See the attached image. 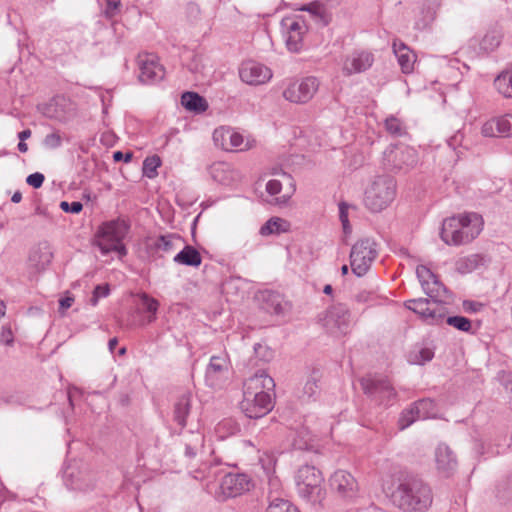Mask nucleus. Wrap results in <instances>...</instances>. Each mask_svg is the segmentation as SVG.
<instances>
[{"label": "nucleus", "mask_w": 512, "mask_h": 512, "mask_svg": "<svg viewBox=\"0 0 512 512\" xmlns=\"http://www.w3.org/2000/svg\"><path fill=\"white\" fill-rule=\"evenodd\" d=\"M482 216L475 212L462 213L443 220L440 238L449 246L466 245L483 230Z\"/></svg>", "instance_id": "nucleus-1"}, {"label": "nucleus", "mask_w": 512, "mask_h": 512, "mask_svg": "<svg viewBox=\"0 0 512 512\" xmlns=\"http://www.w3.org/2000/svg\"><path fill=\"white\" fill-rule=\"evenodd\" d=\"M392 502L404 512H426L432 504L431 488L417 477H408L391 494Z\"/></svg>", "instance_id": "nucleus-2"}, {"label": "nucleus", "mask_w": 512, "mask_h": 512, "mask_svg": "<svg viewBox=\"0 0 512 512\" xmlns=\"http://www.w3.org/2000/svg\"><path fill=\"white\" fill-rule=\"evenodd\" d=\"M130 225L124 219H114L101 223L95 231L91 243L102 255L116 253L119 259L128 254L124 239L128 235Z\"/></svg>", "instance_id": "nucleus-3"}, {"label": "nucleus", "mask_w": 512, "mask_h": 512, "mask_svg": "<svg viewBox=\"0 0 512 512\" xmlns=\"http://www.w3.org/2000/svg\"><path fill=\"white\" fill-rule=\"evenodd\" d=\"M396 197V181L388 175L375 177L367 186L364 204L368 210L378 213L386 209Z\"/></svg>", "instance_id": "nucleus-4"}, {"label": "nucleus", "mask_w": 512, "mask_h": 512, "mask_svg": "<svg viewBox=\"0 0 512 512\" xmlns=\"http://www.w3.org/2000/svg\"><path fill=\"white\" fill-rule=\"evenodd\" d=\"M324 478L314 466L304 465L299 468L296 485L299 496L311 504H320L325 498Z\"/></svg>", "instance_id": "nucleus-5"}, {"label": "nucleus", "mask_w": 512, "mask_h": 512, "mask_svg": "<svg viewBox=\"0 0 512 512\" xmlns=\"http://www.w3.org/2000/svg\"><path fill=\"white\" fill-rule=\"evenodd\" d=\"M418 163L417 151L404 144L388 146L383 152V167L391 172L407 173Z\"/></svg>", "instance_id": "nucleus-6"}, {"label": "nucleus", "mask_w": 512, "mask_h": 512, "mask_svg": "<svg viewBox=\"0 0 512 512\" xmlns=\"http://www.w3.org/2000/svg\"><path fill=\"white\" fill-rule=\"evenodd\" d=\"M361 387L372 401L381 406H391L395 403L397 393L387 377L367 375L360 380Z\"/></svg>", "instance_id": "nucleus-7"}, {"label": "nucleus", "mask_w": 512, "mask_h": 512, "mask_svg": "<svg viewBox=\"0 0 512 512\" xmlns=\"http://www.w3.org/2000/svg\"><path fill=\"white\" fill-rule=\"evenodd\" d=\"M378 254L377 244L371 238L358 240L351 248L350 266L357 277L364 276Z\"/></svg>", "instance_id": "nucleus-8"}, {"label": "nucleus", "mask_w": 512, "mask_h": 512, "mask_svg": "<svg viewBox=\"0 0 512 512\" xmlns=\"http://www.w3.org/2000/svg\"><path fill=\"white\" fill-rule=\"evenodd\" d=\"M319 87L320 81L315 76L289 79L283 90V97L291 103L306 104L315 96Z\"/></svg>", "instance_id": "nucleus-9"}, {"label": "nucleus", "mask_w": 512, "mask_h": 512, "mask_svg": "<svg viewBox=\"0 0 512 512\" xmlns=\"http://www.w3.org/2000/svg\"><path fill=\"white\" fill-rule=\"evenodd\" d=\"M445 301L446 296H443L442 300L418 298L408 300L405 305L409 310L418 314L426 323L438 325L446 317V307L442 304Z\"/></svg>", "instance_id": "nucleus-10"}, {"label": "nucleus", "mask_w": 512, "mask_h": 512, "mask_svg": "<svg viewBox=\"0 0 512 512\" xmlns=\"http://www.w3.org/2000/svg\"><path fill=\"white\" fill-rule=\"evenodd\" d=\"M319 322L331 335H346L350 329V312L343 304L333 305L319 316Z\"/></svg>", "instance_id": "nucleus-11"}, {"label": "nucleus", "mask_w": 512, "mask_h": 512, "mask_svg": "<svg viewBox=\"0 0 512 512\" xmlns=\"http://www.w3.org/2000/svg\"><path fill=\"white\" fill-rule=\"evenodd\" d=\"M281 31L287 49L291 52H300L304 45V36L308 31L305 19L298 15L285 17L281 21Z\"/></svg>", "instance_id": "nucleus-12"}, {"label": "nucleus", "mask_w": 512, "mask_h": 512, "mask_svg": "<svg viewBox=\"0 0 512 512\" xmlns=\"http://www.w3.org/2000/svg\"><path fill=\"white\" fill-rule=\"evenodd\" d=\"M438 412L437 404L432 399L418 400L402 411L398 420L399 428L404 430L415 421L436 418Z\"/></svg>", "instance_id": "nucleus-13"}, {"label": "nucleus", "mask_w": 512, "mask_h": 512, "mask_svg": "<svg viewBox=\"0 0 512 512\" xmlns=\"http://www.w3.org/2000/svg\"><path fill=\"white\" fill-rule=\"evenodd\" d=\"M280 176L282 180L272 179L267 182L266 192L270 196H276L269 201L270 204L285 207L289 204L292 196L296 192V182L294 178L286 172H281Z\"/></svg>", "instance_id": "nucleus-14"}, {"label": "nucleus", "mask_w": 512, "mask_h": 512, "mask_svg": "<svg viewBox=\"0 0 512 512\" xmlns=\"http://www.w3.org/2000/svg\"><path fill=\"white\" fill-rule=\"evenodd\" d=\"M375 61L374 54L366 49H355L346 54L341 61L344 76H352L369 70Z\"/></svg>", "instance_id": "nucleus-15"}, {"label": "nucleus", "mask_w": 512, "mask_h": 512, "mask_svg": "<svg viewBox=\"0 0 512 512\" xmlns=\"http://www.w3.org/2000/svg\"><path fill=\"white\" fill-rule=\"evenodd\" d=\"M213 141L217 147L228 152L243 151L250 147L244 136L229 126H220L215 129Z\"/></svg>", "instance_id": "nucleus-16"}, {"label": "nucleus", "mask_w": 512, "mask_h": 512, "mask_svg": "<svg viewBox=\"0 0 512 512\" xmlns=\"http://www.w3.org/2000/svg\"><path fill=\"white\" fill-rule=\"evenodd\" d=\"M139 68V80L142 83H154L162 80L165 70L160 64L158 57L153 53L143 52L137 57Z\"/></svg>", "instance_id": "nucleus-17"}, {"label": "nucleus", "mask_w": 512, "mask_h": 512, "mask_svg": "<svg viewBox=\"0 0 512 512\" xmlns=\"http://www.w3.org/2000/svg\"><path fill=\"white\" fill-rule=\"evenodd\" d=\"M258 419L268 414L275 406V382L265 371L258 370Z\"/></svg>", "instance_id": "nucleus-18"}, {"label": "nucleus", "mask_w": 512, "mask_h": 512, "mask_svg": "<svg viewBox=\"0 0 512 512\" xmlns=\"http://www.w3.org/2000/svg\"><path fill=\"white\" fill-rule=\"evenodd\" d=\"M329 482L331 489L343 499H353L358 494V483L355 477L346 470L335 471Z\"/></svg>", "instance_id": "nucleus-19"}, {"label": "nucleus", "mask_w": 512, "mask_h": 512, "mask_svg": "<svg viewBox=\"0 0 512 512\" xmlns=\"http://www.w3.org/2000/svg\"><path fill=\"white\" fill-rule=\"evenodd\" d=\"M417 278L423 291L431 299L442 300L448 293L447 288L439 281L438 277L426 266L419 265L416 268Z\"/></svg>", "instance_id": "nucleus-20"}, {"label": "nucleus", "mask_w": 512, "mask_h": 512, "mask_svg": "<svg viewBox=\"0 0 512 512\" xmlns=\"http://www.w3.org/2000/svg\"><path fill=\"white\" fill-rule=\"evenodd\" d=\"M258 301L261 302L258 310L269 314L284 315L290 309V304L275 291H258Z\"/></svg>", "instance_id": "nucleus-21"}, {"label": "nucleus", "mask_w": 512, "mask_h": 512, "mask_svg": "<svg viewBox=\"0 0 512 512\" xmlns=\"http://www.w3.org/2000/svg\"><path fill=\"white\" fill-rule=\"evenodd\" d=\"M251 485V481L246 475L230 473L223 477L220 491L226 498L236 497L248 491Z\"/></svg>", "instance_id": "nucleus-22"}, {"label": "nucleus", "mask_w": 512, "mask_h": 512, "mask_svg": "<svg viewBox=\"0 0 512 512\" xmlns=\"http://www.w3.org/2000/svg\"><path fill=\"white\" fill-rule=\"evenodd\" d=\"M76 112L75 104L63 96L54 97L47 106V115L59 121H66Z\"/></svg>", "instance_id": "nucleus-23"}, {"label": "nucleus", "mask_w": 512, "mask_h": 512, "mask_svg": "<svg viewBox=\"0 0 512 512\" xmlns=\"http://www.w3.org/2000/svg\"><path fill=\"white\" fill-rule=\"evenodd\" d=\"M306 426L301 431L297 432V438L294 439L293 446L296 449L304 450L309 449L314 441V438L322 435H328L331 432V427L322 428L318 426H309L311 420L306 419Z\"/></svg>", "instance_id": "nucleus-24"}, {"label": "nucleus", "mask_w": 512, "mask_h": 512, "mask_svg": "<svg viewBox=\"0 0 512 512\" xmlns=\"http://www.w3.org/2000/svg\"><path fill=\"white\" fill-rule=\"evenodd\" d=\"M435 462L437 470L445 476H449L457 467L456 456L446 444H439L437 446Z\"/></svg>", "instance_id": "nucleus-25"}, {"label": "nucleus", "mask_w": 512, "mask_h": 512, "mask_svg": "<svg viewBox=\"0 0 512 512\" xmlns=\"http://www.w3.org/2000/svg\"><path fill=\"white\" fill-rule=\"evenodd\" d=\"M439 4L435 0H425L419 4L415 19V28L426 29L435 19Z\"/></svg>", "instance_id": "nucleus-26"}, {"label": "nucleus", "mask_w": 512, "mask_h": 512, "mask_svg": "<svg viewBox=\"0 0 512 512\" xmlns=\"http://www.w3.org/2000/svg\"><path fill=\"white\" fill-rule=\"evenodd\" d=\"M53 253L48 243L35 246L29 255V263L37 271L44 270L51 262Z\"/></svg>", "instance_id": "nucleus-27"}, {"label": "nucleus", "mask_w": 512, "mask_h": 512, "mask_svg": "<svg viewBox=\"0 0 512 512\" xmlns=\"http://www.w3.org/2000/svg\"><path fill=\"white\" fill-rule=\"evenodd\" d=\"M392 47L402 72H412L416 61V55L414 52L411 51L409 47L401 41H394Z\"/></svg>", "instance_id": "nucleus-28"}, {"label": "nucleus", "mask_w": 512, "mask_h": 512, "mask_svg": "<svg viewBox=\"0 0 512 512\" xmlns=\"http://www.w3.org/2000/svg\"><path fill=\"white\" fill-rule=\"evenodd\" d=\"M291 223L281 217H271L264 225L261 226L259 233L262 236L275 235L278 236L289 232Z\"/></svg>", "instance_id": "nucleus-29"}, {"label": "nucleus", "mask_w": 512, "mask_h": 512, "mask_svg": "<svg viewBox=\"0 0 512 512\" xmlns=\"http://www.w3.org/2000/svg\"><path fill=\"white\" fill-rule=\"evenodd\" d=\"M485 257L481 254H471L461 257L455 262V269L460 274H468L485 264Z\"/></svg>", "instance_id": "nucleus-30"}, {"label": "nucleus", "mask_w": 512, "mask_h": 512, "mask_svg": "<svg viewBox=\"0 0 512 512\" xmlns=\"http://www.w3.org/2000/svg\"><path fill=\"white\" fill-rule=\"evenodd\" d=\"M181 104L186 110L197 114L205 112L208 108L206 99L195 92L183 93Z\"/></svg>", "instance_id": "nucleus-31"}, {"label": "nucleus", "mask_w": 512, "mask_h": 512, "mask_svg": "<svg viewBox=\"0 0 512 512\" xmlns=\"http://www.w3.org/2000/svg\"><path fill=\"white\" fill-rule=\"evenodd\" d=\"M242 411L249 417L256 416V392L253 381L249 380L244 384L243 400L240 404Z\"/></svg>", "instance_id": "nucleus-32"}, {"label": "nucleus", "mask_w": 512, "mask_h": 512, "mask_svg": "<svg viewBox=\"0 0 512 512\" xmlns=\"http://www.w3.org/2000/svg\"><path fill=\"white\" fill-rule=\"evenodd\" d=\"M259 462L261 463L262 469L264 470L266 475L269 477L270 492H269V497L268 498H269V501H270L272 498H275L273 493L277 492L279 487H280L279 479L276 478V477H271L270 476V474L274 470V466H275V463H276V458H275L274 454H266V458L265 459L260 458ZM276 497H279V496L276 495Z\"/></svg>", "instance_id": "nucleus-33"}, {"label": "nucleus", "mask_w": 512, "mask_h": 512, "mask_svg": "<svg viewBox=\"0 0 512 512\" xmlns=\"http://www.w3.org/2000/svg\"><path fill=\"white\" fill-rule=\"evenodd\" d=\"M174 261L176 263L199 267L202 263V257L200 253L190 245H186L175 257Z\"/></svg>", "instance_id": "nucleus-34"}, {"label": "nucleus", "mask_w": 512, "mask_h": 512, "mask_svg": "<svg viewBox=\"0 0 512 512\" xmlns=\"http://www.w3.org/2000/svg\"><path fill=\"white\" fill-rule=\"evenodd\" d=\"M301 10L309 12L311 18H313L317 24L326 26L329 23V15L327 13L326 7L319 1L305 5L301 8Z\"/></svg>", "instance_id": "nucleus-35"}, {"label": "nucleus", "mask_w": 512, "mask_h": 512, "mask_svg": "<svg viewBox=\"0 0 512 512\" xmlns=\"http://www.w3.org/2000/svg\"><path fill=\"white\" fill-rule=\"evenodd\" d=\"M494 87L503 97L512 98V67L495 78Z\"/></svg>", "instance_id": "nucleus-36"}, {"label": "nucleus", "mask_w": 512, "mask_h": 512, "mask_svg": "<svg viewBox=\"0 0 512 512\" xmlns=\"http://www.w3.org/2000/svg\"><path fill=\"white\" fill-rule=\"evenodd\" d=\"M501 42V35L498 31H489L479 42L480 51L484 53L495 50Z\"/></svg>", "instance_id": "nucleus-37"}, {"label": "nucleus", "mask_w": 512, "mask_h": 512, "mask_svg": "<svg viewBox=\"0 0 512 512\" xmlns=\"http://www.w3.org/2000/svg\"><path fill=\"white\" fill-rule=\"evenodd\" d=\"M266 512H300V510L290 501L275 497L270 500Z\"/></svg>", "instance_id": "nucleus-38"}, {"label": "nucleus", "mask_w": 512, "mask_h": 512, "mask_svg": "<svg viewBox=\"0 0 512 512\" xmlns=\"http://www.w3.org/2000/svg\"><path fill=\"white\" fill-rule=\"evenodd\" d=\"M240 79L248 84L256 83V63L253 60L244 61L239 68Z\"/></svg>", "instance_id": "nucleus-39"}, {"label": "nucleus", "mask_w": 512, "mask_h": 512, "mask_svg": "<svg viewBox=\"0 0 512 512\" xmlns=\"http://www.w3.org/2000/svg\"><path fill=\"white\" fill-rule=\"evenodd\" d=\"M138 298L140 300V305L146 312L149 313V316L147 318L148 323L155 321L156 313L159 308V302L155 298L150 297L146 293L139 294Z\"/></svg>", "instance_id": "nucleus-40"}, {"label": "nucleus", "mask_w": 512, "mask_h": 512, "mask_svg": "<svg viewBox=\"0 0 512 512\" xmlns=\"http://www.w3.org/2000/svg\"><path fill=\"white\" fill-rule=\"evenodd\" d=\"M210 173L217 182L228 184L232 171L226 163L219 162L211 166Z\"/></svg>", "instance_id": "nucleus-41"}, {"label": "nucleus", "mask_w": 512, "mask_h": 512, "mask_svg": "<svg viewBox=\"0 0 512 512\" xmlns=\"http://www.w3.org/2000/svg\"><path fill=\"white\" fill-rule=\"evenodd\" d=\"M161 165V159L157 155H153L151 157H147L143 162V174L153 179L158 175L157 169Z\"/></svg>", "instance_id": "nucleus-42"}, {"label": "nucleus", "mask_w": 512, "mask_h": 512, "mask_svg": "<svg viewBox=\"0 0 512 512\" xmlns=\"http://www.w3.org/2000/svg\"><path fill=\"white\" fill-rule=\"evenodd\" d=\"M446 323L462 332H470L472 329L471 321L464 316H449Z\"/></svg>", "instance_id": "nucleus-43"}, {"label": "nucleus", "mask_w": 512, "mask_h": 512, "mask_svg": "<svg viewBox=\"0 0 512 512\" xmlns=\"http://www.w3.org/2000/svg\"><path fill=\"white\" fill-rule=\"evenodd\" d=\"M180 238L175 235L160 236L156 239L154 246L156 249L170 252L173 250L175 241H179Z\"/></svg>", "instance_id": "nucleus-44"}, {"label": "nucleus", "mask_w": 512, "mask_h": 512, "mask_svg": "<svg viewBox=\"0 0 512 512\" xmlns=\"http://www.w3.org/2000/svg\"><path fill=\"white\" fill-rule=\"evenodd\" d=\"M386 130L393 136H402L405 133V127L401 120L390 116L385 121Z\"/></svg>", "instance_id": "nucleus-45"}, {"label": "nucleus", "mask_w": 512, "mask_h": 512, "mask_svg": "<svg viewBox=\"0 0 512 512\" xmlns=\"http://www.w3.org/2000/svg\"><path fill=\"white\" fill-rule=\"evenodd\" d=\"M498 133L503 137L512 136V114L498 117Z\"/></svg>", "instance_id": "nucleus-46"}, {"label": "nucleus", "mask_w": 512, "mask_h": 512, "mask_svg": "<svg viewBox=\"0 0 512 512\" xmlns=\"http://www.w3.org/2000/svg\"><path fill=\"white\" fill-rule=\"evenodd\" d=\"M189 413V403L187 400L180 401L175 407V419L181 425L184 426L186 417Z\"/></svg>", "instance_id": "nucleus-47"}, {"label": "nucleus", "mask_w": 512, "mask_h": 512, "mask_svg": "<svg viewBox=\"0 0 512 512\" xmlns=\"http://www.w3.org/2000/svg\"><path fill=\"white\" fill-rule=\"evenodd\" d=\"M339 219L342 223L344 232L350 233L351 232V226L348 219V210L352 207L346 202H340L339 205Z\"/></svg>", "instance_id": "nucleus-48"}, {"label": "nucleus", "mask_w": 512, "mask_h": 512, "mask_svg": "<svg viewBox=\"0 0 512 512\" xmlns=\"http://www.w3.org/2000/svg\"><path fill=\"white\" fill-rule=\"evenodd\" d=\"M481 133L485 137H496L498 133V118H493L482 125Z\"/></svg>", "instance_id": "nucleus-49"}, {"label": "nucleus", "mask_w": 512, "mask_h": 512, "mask_svg": "<svg viewBox=\"0 0 512 512\" xmlns=\"http://www.w3.org/2000/svg\"><path fill=\"white\" fill-rule=\"evenodd\" d=\"M209 370L213 372H221L227 369V360L224 357L213 356L210 359Z\"/></svg>", "instance_id": "nucleus-50"}, {"label": "nucleus", "mask_w": 512, "mask_h": 512, "mask_svg": "<svg viewBox=\"0 0 512 512\" xmlns=\"http://www.w3.org/2000/svg\"><path fill=\"white\" fill-rule=\"evenodd\" d=\"M318 390H319L318 380L315 377L309 378L303 387V393L308 398L315 396L318 393Z\"/></svg>", "instance_id": "nucleus-51"}, {"label": "nucleus", "mask_w": 512, "mask_h": 512, "mask_svg": "<svg viewBox=\"0 0 512 512\" xmlns=\"http://www.w3.org/2000/svg\"><path fill=\"white\" fill-rule=\"evenodd\" d=\"M274 357V351L267 345L258 344V360L269 362Z\"/></svg>", "instance_id": "nucleus-52"}, {"label": "nucleus", "mask_w": 512, "mask_h": 512, "mask_svg": "<svg viewBox=\"0 0 512 512\" xmlns=\"http://www.w3.org/2000/svg\"><path fill=\"white\" fill-rule=\"evenodd\" d=\"M273 76L272 70L263 65H258V84H264L271 80Z\"/></svg>", "instance_id": "nucleus-53"}, {"label": "nucleus", "mask_w": 512, "mask_h": 512, "mask_svg": "<svg viewBox=\"0 0 512 512\" xmlns=\"http://www.w3.org/2000/svg\"><path fill=\"white\" fill-rule=\"evenodd\" d=\"M44 143L49 148H57L62 143V138L59 133L53 132L45 137Z\"/></svg>", "instance_id": "nucleus-54"}, {"label": "nucleus", "mask_w": 512, "mask_h": 512, "mask_svg": "<svg viewBox=\"0 0 512 512\" xmlns=\"http://www.w3.org/2000/svg\"><path fill=\"white\" fill-rule=\"evenodd\" d=\"M60 208L65 212H71L74 214L80 213L83 209L82 203L78 201H74L72 203H68L66 201L61 202Z\"/></svg>", "instance_id": "nucleus-55"}, {"label": "nucleus", "mask_w": 512, "mask_h": 512, "mask_svg": "<svg viewBox=\"0 0 512 512\" xmlns=\"http://www.w3.org/2000/svg\"><path fill=\"white\" fill-rule=\"evenodd\" d=\"M44 179L45 178H44L43 174L36 172V173L29 175L26 179V182H27V184H29L30 186H32L34 188H39L42 186Z\"/></svg>", "instance_id": "nucleus-56"}, {"label": "nucleus", "mask_w": 512, "mask_h": 512, "mask_svg": "<svg viewBox=\"0 0 512 512\" xmlns=\"http://www.w3.org/2000/svg\"><path fill=\"white\" fill-rule=\"evenodd\" d=\"M106 4L107 7L105 13L109 17L114 16L121 5L120 0H106Z\"/></svg>", "instance_id": "nucleus-57"}, {"label": "nucleus", "mask_w": 512, "mask_h": 512, "mask_svg": "<svg viewBox=\"0 0 512 512\" xmlns=\"http://www.w3.org/2000/svg\"><path fill=\"white\" fill-rule=\"evenodd\" d=\"M109 294V287L108 285H98L96 286L94 290V302L96 303L98 298L100 297H106Z\"/></svg>", "instance_id": "nucleus-58"}, {"label": "nucleus", "mask_w": 512, "mask_h": 512, "mask_svg": "<svg viewBox=\"0 0 512 512\" xmlns=\"http://www.w3.org/2000/svg\"><path fill=\"white\" fill-rule=\"evenodd\" d=\"M0 340L6 345H10L13 342V333L10 328H3L0 334Z\"/></svg>", "instance_id": "nucleus-59"}, {"label": "nucleus", "mask_w": 512, "mask_h": 512, "mask_svg": "<svg viewBox=\"0 0 512 512\" xmlns=\"http://www.w3.org/2000/svg\"><path fill=\"white\" fill-rule=\"evenodd\" d=\"M463 307L467 312H477L483 307V305L475 301H464Z\"/></svg>", "instance_id": "nucleus-60"}, {"label": "nucleus", "mask_w": 512, "mask_h": 512, "mask_svg": "<svg viewBox=\"0 0 512 512\" xmlns=\"http://www.w3.org/2000/svg\"><path fill=\"white\" fill-rule=\"evenodd\" d=\"M419 355H420V359H419L418 363L423 364L425 362L432 360L434 353L428 348H423L420 350Z\"/></svg>", "instance_id": "nucleus-61"}, {"label": "nucleus", "mask_w": 512, "mask_h": 512, "mask_svg": "<svg viewBox=\"0 0 512 512\" xmlns=\"http://www.w3.org/2000/svg\"><path fill=\"white\" fill-rule=\"evenodd\" d=\"M60 308L62 310H66L72 306L74 303V297L72 296H65L64 298L60 299Z\"/></svg>", "instance_id": "nucleus-62"}, {"label": "nucleus", "mask_w": 512, "mask_h": 512, "mask_svg": "<svg viewBox=\"0 0 512 512\" xmlns=\"http://www.w3.org/2000/svg\"><path fill=\"white\" fill-rule=\"evenodd\" d=\"M31 134H32L31 130L30 129H26V130L21 131L18 134V138H19L20 141H25L26 139L30 138Z\"/></svg>", "instance_id": "nucleus-63"}, {"label": "nucleus", "mask_w": 512, "mask_h": 512, "mask_svg": "<svg viewBox=\"0 0 512 512\" xmlns=\"http://www.w3.org/2000/svg\"><path fill=\"white\" fill-rule=\"evenodd\" d=\"M12 202L14 203H19L21 200H22V194L17 191L15 192L13 195H12V198H11Z\"/></svg>", "instance_id": "nucleus-64"}]
</instances>
